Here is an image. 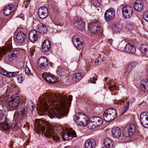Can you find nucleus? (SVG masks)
Returning a JSON list of instances; mask_svg holds the SVG:
<instances>
[{"mask_svg":"<svg viewBox=\"0 0 148 148\" xmlns=\"http://www.w3.org/2000/svg\"><path fill=\"white\" fill-rule=\"evenodd\" d=\"M120 102H122L123 103H124V101L122 100V99H121L120 101Z\"/></svg>","mask_w":148,"mask_h":148,"instance_id":"e2e57ef3","label":"nucleus"},{"mask_svg":"<svg viewBox=\"0 0 148 148\" xmlns=\"http://www.w3.org/2000/svg\"><path fill=\"white\" fill-rule=\"evenodd\" d=\"M38 14L40 18L44 19L46 18L49 15L47 8L45 6L40 7L38 10Z\"/></svg>","mask_w":148,"mask_h":148,"instance_id":"f8f14e48","label":"nucleus"},{"mask_svg":"<svg viewBox=\"0 0 148 148\" xmlns=\"http://www.w3.org/2000/svg\"><path fill=\"white\" fill-rule=\"evenodd\" d=\"M143 16L144 19L148 23V10L145 12L143 14Z\"/></svg>","mask_w":148,"mask_h":148,"instance_id":"79ce46f5","label":"nucleus"},{"mask_svg":"<svg viewBox=\"0 0 148 148\" xmlns=\"http://www.w3.org/2000/svg\"><path fill=\"white\" fill-rule=\"evenodd\" d=\"M14 6L10 4L5 6L3 10V14L5 16H8L11 14L14 9Z\"/></svg>","mask_w":148,"mask_h":148,"instance_id":"a211bd4d","label":"nucleus"},{"mask_svg":"<svg viewBox=\"0 0 148 148\" xmlns=\"http://www.w3.org/2000/svg\"><path fill=\"white\" fill-rule=\"evenodd\" d=\"M133 9L132 7L130 5L124 6L122 9V13L125 18H129L132 15Z\"/></svg>","mask_w":148,"mask_h":148,"instance_id":"0eeeda50","label":"nucleus"},{"mask_svg":"<svg viewBox=\"0 0 148 148\" xmlns=\"http://www.w3.org/2000/svg\"><path fill=\"white\" fill-rule=\"evenodd\" d=\"M73 23L75 27L79 29L82 30L85 28L84 23L81 18H75Z\"/></svg>","mask_w":148,"mask_h":148,"instance_id":"2eb2a0df","label":"nucleus"},{"mask_svg":"<svg viewBox=\"0 0 148 148\" xmlns=\"http://www.w3.org/2000/svg\"><path fill=\"white\" fill-rule=\"evenodd\" d=\"M117 116L116 110L113 108H110L106 110L103 114V119L105 121L108 122L112 121Z\"/></svg>","mask_w":148,"mask_h":148,"instance_id":"20e7f679","label":"nucleus"},{"mask_svg":"<svg viewBox=\"0 0 148 148\" xmlns=\"http://www.w3.org/2000/svg\"><path fill=\"white\" fill-rule=\"evenodd\" d=\"M30 53L31 54V56H32L33 55V54L34 53V52L35 51L34 48L33 47L32 48H31L30 49Z\"/></svg>","mask_w":148,"mask_h":148,"instance_id":"603ef678","label":"nucleus"},{"mask_svg":"<svg viewBox=\"0 0 148 148\" xmlns=\"http://www.w3.org/2000/svg\"><path fill=\"white\" fill-rule=\"evenodd\" d=\"M4 115L3 114H0V123H1V122L3 120H5V116H4Z\"/></svg>","mask_w":148,"mask_h":148,"instance_id":"de8ad7c7","label":"nucleus"},{"mask_svg":"<svg viewBox=\"0 0 148 148\" xmlns=\"http://www.w3.org/2000/svg\"><path fill=\"white\" fill-rule=\"evenodd\" d=\"M11 97H12V95H11Z\"/></svg>","mask_w":148,"mask_h":148,"instance_id":"69168bd1","label":"nucleus"},{"mask_svg":"<svg viewBox=\"0 0 148 148\" xmlns=\"http://www.w3.org/2000/svg\"><path fill=\"white\" fill-rule=\"evenodd\" d=\"M12 48V47L10 42L7 43L5 47L0 48V60L1 59L3 55L5 54L8 51Z\"/></svg>","mask_w":148,"mask_h":148,"instance_id":"f3484780","label":"nucleus"},{"mask_svg":"<svg viewBox=\"0 0 148 148\" xmlns=\"http://www.w3.org/2000/svg\"><path fill=\"white\" fill-rule=\"evenodd\" d=\"M18 126L16 124H15L14 125L13 128L12 129L13 130L15 131L17 130L18 129Z\"/></svg>","mask_w":148,"mask_h":148,"instance_id":"6e6d98bb","label":"nucleus"},{"mask_svg":"<svg viewBox=\"0 0 148 148\" xmlns=\"http://www.w3.org/2000/svg\"><path fill=\"white\" fill-rule=\"evenodd\" d=\"M12 61V58L9 56V54L4 58V61L6 63H8Z\"/></svg>","mask_w":148,"mask_h":148,"instance_id":"ea45409f","label":"nucleus"},{"mask_svg":"<svg viewBox=\"0 0 148 148\" xmlns=\"http://www.w3.org/2000/svg\"><path fill=\"white\" fill-rule=\"evenodd\" d=\"M136 130V127L134 124H131L125 126L123 130V134L125 137L132 136Z\"/></svg>","mask_w":148,"mask_h":148,"instance_id":"423d86ee","label":"nucleus"},{"mask_svg":"<svg viewBox=\"0 0 148 148\" xmlns=\"http://www.w3.org/2000/svg\"><path fill=\"white\" fill-rule=\"evenodd\" d=\"M93 122L97 127L100 126L103 123L102 119L99 117L95 116L92 118Z\"/></svg>","mask_w":148,"mask_h":148,"instance_id":"2f4dec72","label":"nucleus"},{"mask_svg":"<svg viewBox=\"0 0 148 148\" xmlns=\"http://www.w3.org/2000/svg\"><path fill=\"white\" fill-rule=\"evenodd\" d=\"M134 8L137 11H141L143 9V2L139 0L135 1L134 4Z\"/></svg>","mask_w":148,"mask_h":148,"instance_id":"aec40b11","label":"nucleus"},{"mask_svg":"<svg viewBox=\"0 0 148 148\" xmlns=\"http://www.w3.org/2000/svg\"><path fill=\"white\" fill-rule=\"evenodd\" d=\"M129 101L124 106L123 111L124 112H126L129 108Z\"/></svg>","mask_w":148,"mask_h":148,"instance_id":"a18cd8bd","label":"nucleus"},{"mask_svg":"<svg viewBox=\"0 0 148 148\" xmlns=\"http://www.w3.org/2000/svg\"><path fill=\"white\" fill-rule=\"evenodd\" d=\"M16 75V72H7L6 76L8 77H12Z\"/></svg>","mask_w":148,"mask_h":148,"instance_id":"c03bdc74","label":"nucleus"},{"mask_svg":"<svg viewBox=\"0 0 148 148\" xmlns=\"http://www.w3.org/2000/svg\"><path fill=\"white\" fill-rule=\"evenodd\" d=\"M108 42L110 44L112 45V39H109L108 40Z\"/></svg>","mask_w":148,"mask_h":148,"instance_id":"052dcab7","label":"nucleus"},{"mask_svg":"<svg viewBox=\"0 0 148 148\" xmlns=\"http://www.w3.org/2000/svg\"><path fill=\"white\" fill-rule=\"evenodd\" d=\"M35 123L39 127V130H41L43 132H45L46 127V131L44 133V135L46 137L56 141L59 140V137L56 132V130L54 127L40 119H36Z\"/></svg>","mask_w":148,"mask_h":148,"instance_id":"7ed1b4c3","label":"nucleus"},{"mask_svg":"<svg viewBox=\"0 0 148 148\" xmlns=\"http://www.w3.org/2000/svg\"><path fill=\"white\" fill-rule=\"evenodd\" d=\"M99 58H98V59L97 60H96L95 61V64H98L100 62V61L99 60Z\"/></svg>","mask_w":148,"mask_h":148,"instance_id":"13d9d810","label":"nucleus"},{"mask_svg":"<svg viewBox=\"0 0 148 148\" xmlns=\"http://www.w3.org/2000/svg\"><path fill=\"white\" fill-rule=\"evenodd\" d=\"M115 13L114 10L112 8L107 10L104 14V19L107 21L112 20L114 18Z\"/></svg>","mask_w":148,"mask_h":148,"instance_id":"9b49d317","label":"nucleus"},{"mask_svg":"<svg viewBox=\"0 0 148 148\" xmlns=\"http://www.w3.org/2000/svg\"><path fill=\"white\" fill-rule=\"evenodd\" d=\"M83 77L81 73H75L73 77V79L74 82H78L82 79Z\"/></svg>","mask_w":148,"mask_h":148,"instance_id":"f704fd0d","label":"nucleus"},{"mask_svg":"<svg viewBox=\"0 0 148 148\" xmlns=\"http://www.w3.org/2000/svg\"><path fill=\"white\" fill-rule=\"evenodd\" d=\"M0 127L1 130L3 131H8L10 130L11 126L6 122H3L0 123Z\"/></svg>","mask_w":148,"mask_h":148,"instance_id":"7c9ffc66","label":"nucleus"},{"mask_svg":"<svg viewBox=\"0 0 148 148\" xmlns=\"http://www.w3.org/2000/svg\"><path fill=\"white\" fill-rule=\"evenodd\" d=\"M47 96H49L48 99L49 101H54L56 99V106H55L56 111L60 115H66L69 112V108L70 107L71 102L72 100V96L70 95L68 99V102L66 100V98L65 95L60 94H47Z\"/></svg>","mask_w":148,"mask_h":148,"instance_id":"f257e3e1","label":"nucleus"},{"mask_svg":"<svg viewBox=\"0 0 148 148\" xmlns=\"http://www.w3.org/2000/svg\"><path fill=\"white\" fill-rule=\"evenodd\" d=\"M140 86L143 90L148 91V80L145 79L142 80L140 83Z\"/></svg>","mask_w":148,"mask_h":148,"instance_id":"a878e982","label":"nucleus"},{"mask_svg":"<svg viewBox=\"0 0 148 148\" xmlns=\"http://www.w3.org/2000/svg\"><path fill=\"white\" fill-rule=\"evenodd\" d=\"M34 109V104L32 103V107H31V108L30 109V110L31 111H32Z\"/></svg>","mask_w":148,"mask_h":148,"instance_id":"680f3d73","label":"nucleus"},{"mask_svg":"<svg viewBox=\"0 0 148 148\" xmlns=\"http://www.w3.org/2000/svg\"><path fill=\"white\" fill-rule=\"evenodd\" d=\"M96 145L95 140L93 139L87 140L85 143V148H95Z\"/></svg>","mask_w":148,"mask_h":148,"instance_id":"4be33fe9","label":"nucleus"},{"mask_svg":"<svg viewBox=\"0 0 148 148\" xmlns=\"http://www.w3.org/2000/svg\"><path fill=\"white\" fill-rule=\"evenodd\" d=\"M86 125L90 129H94L97 127L95 123L93 122L92 118L88 121Z\"/></svg>","mask_w":148,"mask_h":148,"instance_id":"72a5a7b5","label":"nucleus"},{"mask_svg":"<svg viewBox=\"0 0 148 148\" xmlns=\"http://www.w3.org/2000/svg\"><path fill=\"white\" fill-rule=\"evenodd\" d=\"M61 136L63 140L65 141L71 140L73 137H76L77 135L75 131L72 129H70L62 134Z\"/></svg>","mask_w":148,"mask_h":148,"instance_id":"6e6552de","label":"nucleus"},{"mask_svg":"<svg viewBox=\"0 0 148 148\" xmlns=\"http://www.w3.org/2000/svg\"><path fill=\"white\" fill-rule=\"evenodd\" d=\"M121 134V129L118 127H114L112 130V135L114 138H119Z\"/></svg>","mask_w":148,"mask_h":148,"instance_id":"393cba45","label":"nucleus"},{"mask_svg":"<svg viewBox=\"0 0 148 148\" xmlns=\"http://www.w3.org/2000/svg\"><path fill=\"white\" fill-rule=\"evenodd\" d=\"M143 126L145 128H148V120L140 121Z\"/></svg>","mask_w":148,"mask_h":148,"instance_id":"58836bf2","label":"nucleus"},{"mask_svg":"<svg viewBox=\"0 0 148 148\" xmlns=\"http://www.w3.org/2000/svg\"><path fill=\"white\" fill-rule=\"evenodd\" d=\"M56 94L51 93H46L44 94L42 97L43 98L42 100L40 99L39 102L40 103V108L42 111L46 112L51 118H59V114L56 111L55 106H56V99H54V101H49L48 99L49 96H47V94Z\"/></svg>","mask_w":148,"mask_h":148,"instance_id":"f03ea898","label":"nucleus"},{"mask_svg":"<svg viewBox=\"0 0 148 148\" xmlns=\"http://www.w3.org/2000/svg\"><path fill=\"white\" fill-rule=\"evenodd\" d=\"M74 120L78 125L84 126L86 125L88 118L84 114L78 112L74 116Z\"/></svg>","mask_w":148,"mask_h":148,"instance_id":"39448f33","label":"nucleus"},{"mask_svg":"<svg viewBox=\"0 0 148 148\" xmlns=\"http://www.w3.org/2000/svg\"><path fill=\"white\" fill-rule=\"evenodd\" d=\"M21 117V115H19L18 112H17V113H15L14 115V120L16 122V121H18Z\"/></svg>","mask_w":148,"mask_h":148,"instance_id":"a19ab883","label":"nucleus"},{"mask_svg":"<svg viewBox=\"0 0 148 148\" xmlns=\"http://www.w3.org/2000/svg\"><path fill=\"white\" fill-rule=\"evenodd\" d=\"M2 80L3 78L2 77L0 76V86H1L3 84Z\"/></svg>","mask_w":148,"mask_h":148,"instance_id":"4d7b16f0","label":"nucleus"},{"mask_svg":"<svg viewBox=\"0 0 148 148\" xmlns=\"http://www.w3.org/2000/svg\"><path fill=\"white\" fill-rule=\"evenodd\" d=\"M17 79L18 83H21L24 80V77L21 75H18L17 77Z\"/></svg>","mask_w":148,"mask_h":148,"instance_id":"37998d69","label":"nucleus"},{"mask_svg":"<svg viewBox=\"0 0 148 148\" xmlns=\"http://www.w3.org/2000/svg\"><path fill=\"white\" fill-rule=\"evenodd\" d=\"M8 72L5 70L4 69L1 68L0 69V73L6 76Z\"/></svg>","mask_w":148,"mask_h":148,"instance_id":"49530a36","label":"nucleus"},{"mask_svg":"<svg viewBox=\"0 0 148 148\" xmlns=\"http://www.w3.org/2000/svg\"><path fill=\"white\" fill-rule=\"evenodd\" d=\"M19 52L18 51L15 50L11 51L8 53L9 56H11L12 58L16 57L18 54Z\"/></svg>","mask_w":148,"mask_h":148,"instance_id":"e433bc0d","label":"nucleus"},{"mask_svg":"<svg viewBox=\"0 0 148 148\" xmlns=\"http://www.w3.org/2000/svg\"><path fill=\"white\" fill-rule=\"evenodd\" d=\"M92 2L94 6L96 7H99L101 5L100 0H92Z\"/></svg>","mask_w":148,"mask_h":148,"instance_id":"4c0bfd02","label":"nucleus"},{"mask_svg":"<svg viewBox=\"0 0 148 148\" xmlns=\"http://www.w3.org/2000/svg\"><path fill=\"white\" fill-rule=\"evenodd\" d=\"M66 71V70H64V69H63V68L60 67L58 68V71L60 73L64 72H65V71Z\"/></svg>","mask_w":148,"mask_h":148,"instance_id":"5fc2aeb1","label":"nucleus"},{"mask_svg":"<svg viewBox=\"0 0 148 148\" xmlns=\"http://www.w3.org/2000/svg\"><path fill=\"white\" fill-rule=\"evenodd\" d=\"M124 51L131 53H134L136 52V49L135 47L130 44H127L124 48Z\"/></svg>","mask_w":148,"mask_h":148,"instance_id":"cd10ccee","label":"nucleus"},{"mask_svg":"<svg viewBox=\"0 0 148 148\" xmlns=\"http://www.w3.org/2000/svg\"><path fill=\"white\" fill-rule=\"evenodd\" d=\"M100 25L99 23L95 21L90 25L89 27V31L91 33H93L98 32L100 29Z\"/></svg>","mask_w":148,"mask_h":148,"instance_id":"ddd939ff","label":"nucleus"},{"mask_svg":"<svg viewBox=\"0 0 148 148\" xmlns=\"http://www.w3.org/2000/svg\"><path fill=\"white\" fill-rule=\"evenodd\" d=\"M103 144L107 148H112L113 146V142L108 138H106L104 140Z\"/></svg>","mask_w":148,"mask_h":148,"instance_id":"c85d7f7f","label":"nucleus"},{"mask_svg":"<svg viewBox=\"0 0 148 148\" xmlns=\"http://www.w3.org/2000/svg\"><path fill=\"white\" fill-rule=\"evenodd\" d=\"M30 70L27 66H25V71L26 73H29L30 72Z\"/></svg>","mask_w":148,"mask_h":148,"instance_id":"8fccbe9b","label":"nucleus"},{"mask_svg":"<svg viewBox=\"0 0 148 148\" xmlns=\"http://www.w3.org/2000/svg\"><path fill=\"white\" fill-rule=\"evenodd\" d=\"M140 50L143 55L148 57V45L143 44L141 45Z\"/></svg>","mask_w":148,"mask_h":148,"instance_id":"bb28decb","label":"nucleus"},{"mask_svg":"<svg viewBox=\"0 0 148 148\" xmlns=\"http://www.w3.org/2000/svg\"><path fill=\"white\" fill-rule=\"evenodd\" d=\"M9 106L11 108L15 109L20 101V97L17 96L11 99H8Z\"/></svg>","mask_w":148,"mask_h":148,"instance_id":"1a4fd4ad","label":"nucleus"},{"mask_svg":"<svg viewBox=\"0 0 148 148\" xmlns=\"http://www.w3.org/2000/svg\"><path fill=\"white\" fill-rule=\"evenodd\" d=\"M31 0H25L24 1V3L25 5H28L29 4Z\"/></svg>","mask_w":148,"mask_h":148,"instance_id":"864d4df0","label":"nucleus"},{"mask_svg":"<svg viewBox=\"0 0 148 148\" xmlns=\"http://www.w3.org/2000/svg\"><path fill=\"white\" fill-rule=\"evenodd\" d=\"M135 100V99L134 97H132L130 99V102L132 103Z\"/></svg>","mask_w":148,"mask_h":148,"instance_id":"bf43d9fd","label":"nucleus"},{"mask_svg":"<svg viewBox=\"0 0 148 148\" xmlns=\"http://www.w3.org/2000/svg\"><path fill=\"white\" fill-rule=\"evenodd\" d=\"M97 80V79L95 77H93L92 78H90V81H91V83L95 84L96 82L95 81Z\"/></svg>","mask_w":148,"mask_h":148,"instance_id":"3c124183","label":"nucleus"},{"mask_svg":"<svg viewBox=\"0 0 148 148\" xmlns=\"http://www.w3.org/2000/svg\"><path fill=\"white\" fill-rule=\"evenodd\" d=\"M64 148H71V147L70 146H67L65 147Z\"/></svg>","mask_w":148,"mask_h":148,"instance_id":"0e129e2a","label":"nucleus"},{"mask_svg":"<svg viewBox=\"0 0 148 148\" xmlns=\"http://www.w3.org/2000/svg\"><path fill=\"white\" fill-rule=\"evenodd\" d=\"M26 38L25 34L22 32H18L16 36V39L17 42L20 43L23 42L25 39Z\"/></svg>","mask_w":148,"mask_h":148,"instance_id":"b1692460","label":"nucleus"},{"mask_svg":"<svg viewBox=\"0 0 148 148\" xmlns=\"http://www.w3.org/2000/svg\"><path fill=\"white\" fill-rule=\"evenodd\" d=\"M51 43L48 39L45 40L43 42L42 46V50L44 52L49 51L51 48Z\"/></svg>","mask_w":148,"mask_h":148,"instance_id":"5701e85b","label":"nucleus"},{"mask_svg":"<svg viewBox=\"0 0 148 148\" xmlns=\"http://www.w3.org/2000/svg\"><path fill=\"white\" fill-rule=\"evenodd\" d=\"M37 64L42 69L47 67L48 64V61L45 57H41L37 61Z\"/></svg>","mask_w":148,"mask_h":148,"instance_id":"4468645a","label":"nucleus"},{"mask_svg":"<svg viewBox=\"0 0 148 148\" xmlns=\"http://www.w3.org/2000/svg\"><path fill=\"white\" fill-rule=\"evenodd\" d=\"M27 109L26 107L23 105L20 108L17 110V112L21 116L24 115H25L27 113Z\"/></svg>","mask_w":148,"mask_h":148,"instance_id":"c756f323","label":"nucleus"},{"mask_svg":"<svg viewBox=\"0 0 148 148\" xmlns=\"http://www.w3.org/2000/svg\"><path fill=\"white\" fill-rule=\"evenodd\" d=\"M126 27L129 30H130L133 28V25L132 24L129 23L127 25Z\"/></svg>","mask_w":148,"mask_h":148,"instance_id":"09e8293b","label":"nucleus"},{"mask_svg":"<svg viewBox=\"0 0 148 148\" xmlns=\"http://www.w3.org/2000/svg\"><path fill=\"white\" fill-rule=\"evenodd\" d=\"M148 120V113L146 112H142L140 115V121Z\"/></svg>","mask_w":148,"mask_h":148,"instance_id":"c9c22d12","label":"nucleus"},{"mask_svg":"<svg viewBox=\"0 0 148 148\" xmlns=\"http://www.w3.org/2000/svg\"><path fill=\"white\" fill-rule=\"evenodd\" d=\"M72 41L74 46L79 50L83 48V42L79 41L77 35L73 36L72 38Z\"/></svg>","mask_w":148,"mask_h":148,"instance_id":"dca6fc26","label":"nucleus"},{"mask_svg":"<svg viewBox=\"0 0 148 148\" xmlns=\"http://www.w3.org/2000/svg\"><path fill=\"white\" fill-rule=\"evenodd\" d=\"M42 77L48 83L53 84L57 81V78L50 73H43Z\"/></svg>","mask_w":148,"mask_h":148,"instance_id":"9d476101","label":"nucleus"},{"mask_svg":"<svg viewBox=\"0 0 148 148\" xmlns=\"http://www.w3.org/2000/svg\"><path fill=\"white\" fill-rule=\"evenodd\" d=\"M47 31L46 26L45 24L40 23L38 25V32L40 34H44L47 33Z\"/></svg>","mask_w":148,"mask_h":148,"instance_id":"412c9836","label":"nucleus"},{"mask_svg":"<svg viewBox=\"0 0 148 148\" xmlns=\"http://www.w3.org/2000/svg\"><path fill=\"white\" fill-rule=\"evenodd\" d=\"M137 64L135 62H132L128 64L126 69V71L127 73L130 72L137 65Z\"/></svg>","mask_w":148,"mask_h":148,"instance_id":"473e14b6","label":"nucleus"},{"mask_svg":"<svg viewBox=\"0 0 148 148\" xmlns=\"http://www.w3.org/2000/svg\"><path fill=\"white\" fill-rule=\"evenodd\" d=\"M29 37L31 42H34L36 41L38 38L36 31L34 30L31 31L29 34Z\"/></svg>","mask_w":148,"mask_h":148,"instance_id":"6ab92c4d","label":"nucleus"}]
</instances>
